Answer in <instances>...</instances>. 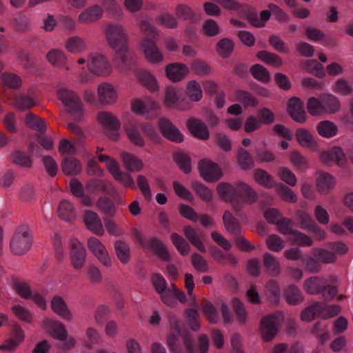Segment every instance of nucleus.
<instances>
[{
  "label": "nucleus",
  "instance_id": "f257e3e1",
  "mask_svg": "<svg viewBox=\"0 0 353 353\" xmlns=\"http://www.w3.org/2000/svg\"><path fill=\"white\" fill-rule=\"evenodd\" d=\"M105 35L110 47L114 50L116 61L121 65L127 62V36L121 25L109 23L105 28Z\"/></svg>",
  "mask_w": 353,
  "mask_h": 353
},
{
  "label": "nucleus",
  "instance_id": "f03ea898",
  "mask_svg": "<svg viewBox=\"0 0 353 353\" xmlns=\"http://www.w3.org/2000/svg\"><path fill=\"white\" fill-rule=\"evenodd\" d=\"M58 99L67 108V113L70 118L77 121L83 119V110L82 102L79 96L72 90L61 88L57 92Z\"/></svg>",
  "mask_w": 353,
  "mask_h": 353
},
{
  "label": "nucleus",
  "instance_id": "7ed1b4c3",
  "mask_svg": "<svg viewBox=\"0 0 353 353\" xmlns=\"http://www.w3.org/2000/svg\"><path fill=\"white\" fill-rule=\"evenodd\" d=\"M198 170L201 177L205 181L214 183L220 180L223 172L221 167L211 160L203 159L198 162Z\"/></svg>",
  "mask_w": 353,
  "mask_h": 353
},
{
  "label": "nucleus",
  "instance_id": "20e7f679",
  "mask_svg": "<svg viewBox=\"0 0 353 353\" xmlns=\"http://www.w3.org/2000/svg\"><path fill=\"white\" fill-rule=\"evenodd\" d=\"M279 316L276 314H268L261 319L260 331L263 341L273 340L279 332Z\"/></svg>",
  "mask_w": 353,
  "mask_h": 353
},
{
  "label": "nucleus",
  "instance_id": "39448f33",
  "mask_svg": "<svg viewBox=\"0 0 353 353\" xmlns=\"http://www.w3.org/2000/svg\"><path fill=\"white\" fill-rule=\"evenodd\" d=\"M71 263L76 270L81 269L85 264L86 250L83 243L77 239H72L70 243Z\"/></svg>",
  "mask_w": 353,
  "mask_h": 353
},
{
  "label": "nucleus",
  "instance_id": "423d86ee",
  "mask_svg": "<svg viewBox=\"0 0 353 353\" xmlns=\"http://www.w3.org/2000/svg\"><path fill=\"white\" fill-rule=\"evenodd\" d=\"M319 159L323 165L327 166H330L332 162H334L336 165L342 168H345L347 165L345 154L339 146H334L328 151L321 152Z\"/></svg>",
  "mask_w": 353,
  "mask_h": 353
},
{
  "label": "nucleus",
  "instance_id": "0eeeda50",
  "mask_svg": "<svg viewBox=\"0 0 353 353\" xmlns=\"http://www.w3.org/2000/svg\"><path fill=\"white\" fill-rule=\"evenodd\" d=\"M31 243V236L27 231H17L10 243V250L14 255H21L28 251Z\"/></svg>",
  "mask_w": 353,
  "mask_h": 353
},
{
  "label": "nucleus",
  "instance_id": "6e6552de",
  "mask_svg": "<svg viewBox=\"0 0 353 353\" xmlns=\"http://www.w3.org/2000/svg\"><path fill=\"white\" fill-rule=\"evenodd\" d=\"M158 125L162 136L169 141L176 143L183 141L184 137L176 126L167 118H160Z\"/></svg>",
  "mask_w": 353,
  "mask_h": 353
},
{
  "label": "nucleus",
  "instance_id": "1a4fd4ad",
  "mask_svg": "<svg viewBox=\"0 0 353 353\" xmlns=\"http://www.w3.org/2000/svg\"><path fill=\"white\" fill-rule=\"evenodd\" d=\"M87 245L89 250L103 265L108 268L112 265V260L108 252L99 239L94 236L90 237Z\"/></svg>",
  "mask_w": 353,
  "mask_h": 353
},
{
  "label": "nucleus",
  "instance_id": "9d476101",
  "mask_svg": "<svg viewBox=\"0 0 353 353\" xmlns=\"http://www.w3.org/2000/svg\"><path fill=\"white\" fill-rule=\"evenodd\" d=\"M88 67L94 75L107 76L111 73V66L107 58L102 54H95L89 57Z\"/></svg>",
  "mask_w": 353,
  "mask_h": 353
},
{
  "label": "nucleus",
  "instance_id": "9b49d317",
  "mask_svg": "<svg viewBox=\"0 0 353 353\" xmlns=\"http://www.w3.org/2000/svg\"><path fill=\"white\" fill-rule=\"evenodd\" d=\"M186 127L192 136L206 141L210 138V131L207 124L200 119L190 117L186 121Z\"/></svg>",
  "mask_w": 353,
  "mask_h": 353
},
{
  "label": "nucleus",
  "instance_id": "f8f14e48",
  "mask_svg": "<svg viewBox=\"0 0 353 353\" xmlns=\"http://www.w3.org/2000/svg\"><path fill=\"white\" fill-rule=\"evenodd\" d=\"M287 112L296 123H304L307 121L303 103L299 97H294L290 99L287 105Z\"/></svg>",
  "mask_w": 353,
  "mask_h": 353
},
{
  "label": "nucleus",
  "instance_id": "ddd939ff",
  "mask_svg": "<svg viewBox=\"0 0 353 353\" xmlns=\"http://www.w3.org/2000/svg\"><path fill=\"white\" fill-rule=\"evenodd\" d=\"M51 310L57 316L68 321L73 319V315L63 298L60 295H54L50 301Z\"/></svg>",
  "mask_w": 353,
  "mask_h": 353
},
{
  "label": "nucleus",
  "instance_id": "4468645a",
  "mask_svg": "<svg viewBox=\"0 0 353 353\" xmlns=\"http://www.w3.org/2000/svg\"><path fill=\"white\" fill-rule=\"evenodd\" d=\"M123 128L131 143L139 147L145 145L144 139L139 132V130L141 129V123L134 119H129L124 123Z\"/></svg>",
  "mask_w": 353,
  "mask_h": 353
},
{
  "label": "nucleus",
  "instance_id": "2eb2a0df",
  "mask_svg": "<svg viewBox=\"0 0 353 353\" xmlns=\"http://www.w3.org/2000/svg\"><path fill=\"white\" fill-rule=\"evenodd\" d=\"M143 248L152 251L155 256L165 261H170L171 259L166 245L161 239L156 236H152L147 239Z\"/></svg>",
  "mask_w": 353,
  "mask_h": 353
},
{
  "label": "nucleus",
  "instance_id": "dca6fc26",
  "mask_svg": "<svg viewBox=\"0 0 353 353\" xmlns=\"http://www.w3.org/2000/svg\"><path fill=\"white\" fill-rule=\"evenodd\" d=\"M46 330L54 339L64 341L68 338L65 325L57 320L46 319Z\"/></svg>",
  "mask_w": 353,
  "mask_h": 353
},
{
  "label": "nucleus",
  "instance_id": "f3484780",
  "mask_svg": "<svg viewBox=\"0 0 353 353\" xmlns=\"http://www.w3.org/2000/svg\"><path fill=\"white\" fill-rule=\"evenodd\" d=\"M108 170L114 179L121 183L124 187L132 189L136 188L132 176L127 172L121 171L117 161H111L108 165Z\"/></svg>",
  "mask_w": 353,
  "mask_h": 353
},
{
  "label": "nucleus",
  "instance_id": "a211bd4d",
  "mask_svg": "<svg viewBox=\"0 0 353 353\" xmlns=\"http://www.w3.org/2000/svg\"><path fill=\"white\" fill-rule=\"evenodd\" d=\"M166 77L172 82H179L189 73L188 67L182 63H172L165 66Z\"/></svg>",
  "mask_w": 353,
  "mask_h": 353
},
{
  "label": "nucleus",
  "instance_id": "6ab92c4d",
  "mask_svg": "<svg viewBox=\"0 0 353 353\" xmlns=\"http://www.w3.org/2000/svg\"><path fill=\"white\" fill-rule=\"evenodd\" d=\"M97 94L99 102L103 105H112L117 99V93L114 86L106 82L98 85Z\"/></svg>",
  "mask_w": 353,
  "mask_h": 353
},
{
  "label": "nucleus",
  "instance_id": "aec40b11",
  "mask_svg": "<svg viewBox=\"0 0 353 353\" xmlns=\"http://www.w3.org/2000/svg\"><path fill=\"white\" fill-rule=\"evenodd\" d=\"M141 48L149 62L157 63L163 61V57L161 52L151 39H144L141 43Z\"/></svg>",
  "mask_w": 353,
  "mask_h": 353
},
{
  "label": "nucleus",
  "instance_id": "412c9836",
  "mask_svg": "<svg viewBox=\"0 0 353 353\" xmlns=\"http://www.w3.org/2000/svg\"><path fill=\"white\" fill-rule=\"evenodd\" d=\"M87 228L97 236H103L104 229L99 216L95 212L86 210L83 216Z\"/></svg>",
  "mask_w": 353,
  "mask_h": 353
},
{
  "label": "nucleus",
  "instance_id": "4be33fe9",
  "mask_svg": "<svg viewBox=\"0 0 353 353\" xmlns=\"http://www.w3.org/2000/svg\"><path fill=\"white\" fill-rule=\"evenodd\" d=\"M325 303L323 301L314 302L305 307L300 314V319L305 322H312L316 317L323 319Z\"/></svg>",
  "mask_w": 353,
  "mask_h": 353
},
{
  "label": "nucleus",
  "instance_id": "5701e85b",
  "mask_svg": "<svg viewBox=\"0 0 353 353\" xmlns=\"http://www.w3.org/2000/svg\"><path fill=\"white\" fill-rule=\"evenodd\" d=\"M295 137L299 144L303 148H310L312 151H317L319 149V143L305 128L296 129Z\"/></svg>",
  "mask_w": 353,
  "mask_h": 353
},
{
  "label": "nucleus",
  "instance_id": "b1692460",
  "mask_svg": "<svg viewBox=\"0 0 353 353\" xmlns=\"http://www.w3.org/2000/svg\"><path fill=\"white\" fill-rule=\"evenodd\" d=\"M209 252L213 259L221 265H225L229 263L233 267L238 265L239 261L232 253L225 254L216 245H212L209 248Z\"/></svg>",
  "mask_w": 353,
  "mask_h": 353
},
{
  "label": "nucleus",
  "instance_id": "393cba45",
  "mask_svg": "<svg viewBox=\"0 0 353 353\" xmlns=\"http://www.w3.org/2000/svg\"><path fill=\"white\" fill-rule=\"evenodd\" d=\"M237 196H239L243 202L248 204L254 203L258 198L259 194L249 184L243 182H237Z\"/></svg>",
  "mask_w": 353,
  "mask_h": 353
},
{
  "label": "nucleus",
  "instance_id": "a878e982",
  "mask_svg": "<svg viewBox=\"0 0 353 353\" xmlns=\"http://www.w3.org/2000/svg\"><path fill=\"white\" fill-rule=\"evenodd\" d=\"M325 279L314 276L307 279L303 283V290L308 294H319L325 292Z\"/></svg>",
  "mask_w": 353,
  "mask_h": 353
},
{
  "label": "nucleus",
  "instance_id": "bb28decb",
  "mask_svg": "<svg viewBox=\"0 0 353 353\" xmlns=\"http://www.w3.org/2000/svg\"><path fill=\"white\" fill-rule=\"evenodd\" d=\"M103 8L99 5H93L86 8L79 15V21L83 23H91L100 19L103 16Z\"/></svg>",
  "mask_w": 353,
  "mask_h": 353
},
{
  "label": "nucleus",
  "instance_id": "cd10ccee",
  "mask_svg": "<svg viewBox=\"0 0 353 353\" xmlns=\"http://www.w3.org/2000/svg\"><path fill=\"white\" fill-rule=\"evenodd\" d=\"M97 119L102 126L109 131H118L121 128L119 120L110 112H100Z\"/></svg>",
  "mask_w": 353,
  "mask_h": 353
},
{
  "label": "nucleus",
  "instance_id": "c85d7f7f",
  "mask_svg": "<svg viewBox=\"0 0 353 353\" xmlns=\"http://www.w3.org/2000/svg\"><path fill=\"white\" fill-rule=\"evenodd\" d=\"M321 99L322 100L324 114H334L339 112L341 106V102L336 96L331 94H322Z\"/></svg>",
  "mask_w": 353,
  "mask_h": 353
},
{
  "label": "nucleus",
  "instance_id": "c756f323",
  "mask_svg": "<svg viewBox=\"0 0 353 353\" xmlns=\"http://www.w3.org/2000/svg\"><path fill=\"white\" fill-rule=\"evenodd\" d=\"M286 302L290 305H297L302 303L304 296L300 289L294 284L289 285L283 292Z\"/></svg>",
  "mask_w": 353,
  "mask_h": 353
},
{
  "label": "nucleus",
  "instance_id": "7c9ffc66",
  "mask_svg": "<svg viewBox=\"0 0 353 353\" xmlns=\"http://www.w3.org/2000/svg\"><path fill=\"white\" fill-rule=\"evenodd\" d=\"M216 190L219 199L224 202H228L237 196V182L234 185L229 182H221L216 185Z\"/></svg>",
  "mask_w": 353,
  "mask_h": 353
},
{
  "label": "nucleus",
  "instance_id": "2f4dec72",
  "mask_svg": "<svg viewBox=\"0 0 353 353\" xmlns=\"http://www.w3.org/2000/svg\"><path fill=\"white\" fill-rule=\"evenodd\" d=\"M265 295L268 301L273 306H277L280 302L281 290L278 283L274 280L270 281L265 288Z\"/></svg>",
  "mask_w": 353,
  "mask_h": 353
},
{
  "label": "nucleus",
  "instance_id": "473e14b6",
  "mask_svg": "<svg viewBox=\"0 0 353 353\" xmlns=\"http://www.w3.org/2000/svg\"><path fill=\"white\" fill-rule=\"evenodd\" d=\"M125 168L131 172H138L143 170V161L133 154L123 152L121 154Z\"/></svg>",
  "mask_w": 353,
  "mask_h": 353
},
{
  "label": "nucleus",
  "instance_id": "72a5a7b5",
  "mask_svg": "<svg viewBox=\"0 0 353 353\" xmlns=\"http://www.w3.org/2000/svg\"><path fill=\"white\" fill-rule=\"evenodd\" d=\"M115 254L122 264H127L131 259V252L129 244L122 240L116 241L114 243Z\"/></svg>",
  "mask_w": 353,
  "mask_h": 353
},
{
  "label": "nucleus",
  "instance_id": "f704fd0d",
  "mask_svg": "<svg viewBox=\"0 0 353 353\" xmlns=\"http://www.w3.org/2000/svg\"><path fill=\"white\" fill-rule=\"evenodd\" d=\"M254 179L259 185L268 189L275 188L278 183L274 181L271 174L266 170L261 168L254 170Z\"/></svg>",
  "mask_w": 353,
  "mask_h": 353
},
{
  "label": "nucleus",
  "instance_id": "c9c22d12",
  "mask_svg": "<svg viewBox=\"0 0 353 353\" xmlns=\"http://www.w3.org/2000/svg\"><path fill=\"white\" fill-rule=\"evenodd\" d=\"M334 178L327 172H321L316 179L317 190L321 194L327 193L334 187Z\"/></svg>",
  "mask_w": 353,
  "mask_h": 353
},
{
  "label": "nucleus",
  "instance_id": "e433bc0d",
  "mask_svg": "<svg viewBox=\"0 0 353 353\" xmlns=\"http://www.w3.org/2000/svg\"><path fill=\"white\" fill-rule=\"evenodd\" d=\"M263 266L266 272L271 276H277L281 274L279 262L269 252H266L263 255Z\"/></svg>",
  "mask_w": 353,
  "mask_h": 353
},
{
  "label": "nucleus",
  "instance_id": "4c0bfd02",
  "mask_svg": "<svg viewBox=\"0 0 353 353\" xmlns=\"http://www.w3.org/2000/svg\"><path fill=\"white\" fill-rule=\"evenodd\" d=\"M222 219L227 232L231 234H240L241 230L240 223L229 210L224 212Z\"/></svg>",
  "mask_w": 353,
  "mask_h": 353
},
{
  "label": "nucleus",
  "instance_id": "58836bf2",
  "mask_svg": "<svg viewBox=\"0 0 353 353\" xmlns=\"http://www.w3.org/2000/svg\"><path fill=\"white\" fill-rule=\"evenodd\" d=\"M318 134L324 138H332L338 133V127L332 121L325 120L320 121L316 125Z\"/></svg>",
  "mask_w": 353,
  "mask_h": 353
},
{
  "label": "nucleus",
  "instance_id": "ea45409f",
  "mask_svg": "<svg viewBox=\"0 0 353 353\" xmlns=\"http://www.w3.org/2000/svg\"><path fill=\"white\" fill-rule=\"evenodd\" d=\"M58 213L59 217L68 222H72L76 219V212L73 205L67 200H63L60 202L58 207Z\"/></svg>",
  "mask_w": 353,
  "mask_h": 353
},
{
  "label": "nucleus",
  "instance_id": "a19ab883",
  "mask_svg": "<svg viewBox=\"0 0 353 353\" xmlns=\"http://www.w3.org/2000/svg\"><path fill=\"white\" fill-rule=\"evenodd\" d=\"M62 172L67 176H74L81 171V164L79 160L73 157L64 159L61 163Z\"/></svg>",
  "mask_w": 353,
  "mask_h": 353
},
{
  "label": "nucleus",
  "instance_id": "79ce46f5",
  "mask_svg": "<svg viewBox=\"0 0 353 353\" xmlns=\"http://www.w3.org/2000/svg\"><path fill=\"white\" fill-rule=\"evenodd\" d=\"M23 121L27 127L35 131L34 133H44V122L41 117L28 112Z\"/></svg>",
  "mask_w": 353,
  "mask_h": 353
},
{
  "label": "nucleus",
  "instance_id": "37998d69",
  "mask_svg": "<svg viewBox=\"0 0 353 353\" xmlns=\"http://www.w3.org/2000/svg\"><path fill=\"white\" fill-rule=\"evenodd\" d=\"M97 209L109 217H114L117 212L114 202L107 196H101L96 202Z\"/></svg>",
  "mask_w": 353,
  "mask_h": 353
},
{
  "label": "nucleus",
  "instance_id": "c03bdc74",
  "mask_svg": "<svg viewBox=\"0 0 353 353\" xmlns=\"http://www.w3.org/2000/svg\"><path fill=\"white\" fill-rule=\"evenodd\" d=\"M216 51L223 59H227L231 56L234 50V43L228 38L220 39L216 44Z\"/></svg>",
  "mask_w": 353,
  "mask_h": 353
},
{
  "label": "nucleus",
  "instance_id": "a18cd8bd",
  "mask_svg": "<svg viewBox=\"0 0 353 353\" xmlns=\"http://www.w3.org/2000/svg\"><path fill=\"white\" fill-rule=\"evenodd\" d=\"M183 234L185 238L200 252H205L206 249L201 241L199 234L190 225H185L183 227Z\"/></svg>",
  "mask_w": 353,
  "mask_h": 353
},
{
  "label": "nucleus",
  "instance_id": "49530a36",
  "mask_svg": "<svg viewBox=\"0 0 353 353\" xmlns=\"http://www.w3.org/2000/svg\"><path fill=\"white\" fill-rule=\"evenodd\" d=\"M44 150V133H34L28 146V152L36 156H41Z\"/></svg>",
  "mask_w": 353,
  "mask_h": 353
},
{
  "label": "nucleus",
  "instance_id": "de8ad7c7",
  "mask_svg": "<svg viewBox=\"0 0 353 353\" xmlns=\"http://www.w3.org/2000/svg\"><path fill=\"white\" fill-rule=\"evenodd\" d=\"M25 334L23 331L21 329H17L14 336L0 345V350L8 352L14 351L17 347L22 343Z\"/></svg>",
  "mask_w": 353,
  "mask_h": 353
},
{
  "label": "nucleus",
  "instance_id": "09e8293b",
  "mask_svg": "<svg viewBox=\"0 0 353 353\" xmlns=\"http://www.w3.org/2000/svg\"><path fill=\"white\" fill-rule=\"evenodd\" d=\"M236 161L243 170H251L254 167V161L250 154L242 148L237 150Z\"/></svg>",
  "mask_w": 353,
  "mask_h": 353
},
{
  "label": "nucleus",
  "instance_id": "8fccbe9b",
  "mask_svg": "<svg viewBox=\"0 0 353 353\" xmlns=\"http://www.w3.org/2000/svg\"><path fill=\"white\" fill-rule=\"evenodd\" d=\"M191 187L203 201L206 203L212 201V191L208 186L201 182L194 181L191 183Z\"/></svg>",
  "mask_w": 353,
  "mask_h": 353
},
{
  "label": "nucleus",
  "instance_id": "3c124183",
  "mask_svg": "<svg viewBox=\"0 0 353 353\" xmlns=\"http://www.w3.org/2000/svg\"><path fill=\"white\" fill-rule=\"evenodd\" d=\"M186 94L190 101H199L203 97V92L200 83L196 80H191L187 83Z\"/></svg>",
  "mask_w": 353,
  "mask_h": 353
},
{
  "label": "nucleus",
  "instance_id": "603ef678",
  "mask_svg": "<svg viewBox=\"0 0 353 353\" xmlns=\"http://www.w3.org/2000/svg\"><path fill=\"white\" fill-rule=\"evenodd\" d=\"M173 160L184 173L190 174L191 172V159L187 154L183 152H174L173 154Z\"/></svg>",
  "mask_w": 353,
  "mask_h": 353
},
{
  "label": "nucleus",
  "instance_id": "864d4df0",
  "mask_svg": "<svg viewBox=\"0 0 353 353\" xmlns=\"http://www.w3.org/2000/svg\"><path fill=\"white\" fill-rule=\"evenodd\" d=\"M277 194L280 198L288 203H294L297 201V196L288 186L281 183H278L275 186Z\"/></svg>",
  "mask_w": 353,
  "mask_h": 353
},
{
  "label": "nucleus",
  "instance_id": "5fc2aeb1",
  "mask_svg": "<svg viewBox=\"0 0 353 353\" xmlns=\"http://www.w3.org/2000/svg\"><path fill=\"white\" fill-rule=\"evenodd\" d=\"M256 57L266 64L274 67H280L283 65V60L280 56L266 50L258 52Z\"/></svg>",
  "mask_w": 353,
  "mask_h": 353
},
{
  "label": "nucleus",
  "instance_id": "6e6d98bb",
  "mask_svg": "<svg viewBox=\"0 0 353 353\" xmlns=\"http://www.w3.org/2000/svg\"><path fill=\"white\" fill-rule=\"evenodd\" d=\"M46 57L50 64L57 68L64 67L66 64L67 58L64 53L58 49L50 50Z\"/></svg>",
  "mask_w": 353,
  "mask_h": 353
},
{
  "label": "nucleus",
  "instance_id": "4d7b16f0",
  "mask_svg": "<svg viewBox=\"0 0 353 353\" xmlns=\"http://www.w3.org/2000/svg\"><path fill=\"white\" fill-rule=\"evenodd\" d=\"M250 72L255 79L262 83H267L270 81L271 77L269 71L261 64L253 65L250 69Z\"/></svg>",
  "mask_w": 353,
  "mask_h": 353
},
{
  "label": "nucleus",
  "instance_id": "13d9d810",
  "mask_svg": "<svg viewBox=\"0 0 353 353\" xmlns=\"http://www.w3.org/2000/svg\"><path fill=\"white\" fill-rule=\"evenodd\" d=\"M170 239L177 251L182 256H186L189 254L190 246L188 242L182 236L177 233H172L170 234Z\"/></svg>",
  "mask_w": 353,
  "mask_h": 353
},
{
  "label": "nucleus",
  "instance_id": "bf43d9fd",
  "mask_svg": "<svg viewBox=\"0 0 353 353\" xmlns=\"http://www.w3.org/2000/svg\"><path fill=\"white\" fill-rule=\"evenodd\" d=\"M139 81L152 92L158 90L159 86L155 77L148 72H140L138 74Z\"/></svg>",
  "mask_w": 353,
  "mask_h": 353
},
{
  "label": "nucleus",
  "instance_id": "052dcab7",
  "mask_svg": "<svg viewBox=\"0 0 353 353\" xmlns=\"http://www.w3.org/2000/svg\"><path fill=\"white\" fill-rule=\"evenodd\" d=\"M185 317L188 325L192 331L197 332L200 330V316L196 310L193 308L187 309L185 312Z\"/></svg>",
  "mask_w": 353,
  "mask_h": 353
},
{
  "label": "nucleus",
  "instance_id": "680f3d73",
  "mask_svg": "<svg viewBox=\"0 0 353 353\" xmlns=\"http://www.w3.org/2000/svg\"><path fill=\"white\" fill-rule=\"evenodd\" d=\"M305 70L314 76L323 79L325 76L323 65L316 59H310L305 62Z\"/></svg>",
  "mask_w": 353,
  "mask_h": 353
},
{
  "label": "nucleus",
  "instance_id": "e2e57ef3",
  "mask_svg": "<svg viewBox=\"0 0 353 353\" xmlns=\"http://www.w3.org/2000/svg\"><path fill=\"white\" fill-rule=\"evenodd\" d=\"M235 97L238 101L246 107H256L259 104L256 98L248 91L239 90L235 92Z\"/></svg>",
  "mask_w": 353,
  "mask_h": 353
},
{
  "label": "nucleus",
  "instance_id": "0e129e2a",
  "mask_svg": "<svg viewBox=\"0 0 353 353\" xmlns=\"http://www.w3.org/2000/svg\"><path fill=\"white\" fill-rule=\"evenodd\" d=\"M201 310L210 323H216V310L213 304L207 299H203L201 303Z\"/></svg>",
  "mask_w": 353,
  "mask_h": 353
},
{
  "label": "nucleus",
  "instance_id": "69168bd1",
  "mask_svg": "<svg viewBox=\"0 0 353 353\" xmlns=\"http://www.w3.org/2000/svg\"><path fill=\"white\" fill-rule=\"evenodd\" d=\"M290 160L292 164L299 170H306L309 168L308 159L297 150L290 152Z\"/></svg>",
  "mask_w": 353,
  "mask_h": 353
},
{
  "label": "nucleus",
  "instance_id": "338daca9",
  "mask_svg": "<svg viewBox=\"0 0 353 353\" xmlns=\"http://www.w3.org/2000/svg\"><path fill=\"white\" fill-rule=\"evenodd\" d=\"M307 110L309 114L314 117H319L324 114L323 109L322 100L319 99L310 97L307 100Z\"/></svg>",
  "mask_w": 353,
  "mask_h": 353
},
{
  "label": "nucleus",
  "instance_id": "774afa93",
  "mask_svg": "<svg viewBox=\"0 0 353 353\" xmlns=\"http://www.w3.org/2000/svg\"><path fill=\"white\" fill-rule=\"evenodd\" d=\"M103 10L110 14L113 18L121 17L122 8L115 0H103L101 2Z\"/></svg>",
  "mask_w": 353,
  "mask_h": 353
}]
</instances>
